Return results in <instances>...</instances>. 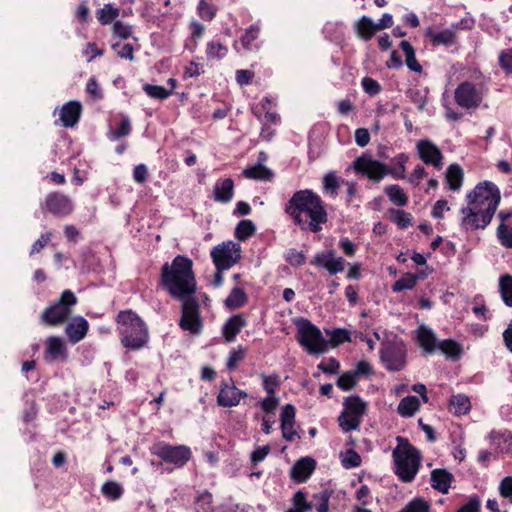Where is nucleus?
<instances>
[{
  "mask_svg": "<svg viewBox=\"0 0 512 512\" xmlns=\"http://www.w3.org/2000/svg\"><path fill=\"white\" fill-rule=\"evenodd\" d=\"M467 206L460 210V228L465 232L484 230L492 221L501 201L496 184L484 181L466 195Z\"/></svg>",
  "mask_w": 512,
  "mask_h": 512,
  "instance_id": "nucleus-1",
  "label": "nucleus"
},
{
  "mask_svg": "<svg viewBox=\"0 0 512 512\" xmlns=\"http://www.w3.org/2000/svg\"><path fill=\"white\" fill-rule=\"evenodd\" d=\"M283 209L291 222L302 232L319 233L329 219L324 200L308 188L296 190Z\"/></svg>",
  "mask_w": 512,
  "mask_h": 512,
  "instance_id": "nucleus-2",
  "label": "nucleus"
},
{
  "mask_svg": "<svg viewBox=\"0 0 512 512\" xmlns=\"http://www.w3.org/2000/svg\"><path fill=\"white\" fill-rule=\"evenodd\" d=\"M160 283L168 294L175 299H183L196 292V279L193 262L190 258L177 255L169 264L161 268Z\"/></svg>",
  "mask_w": 512,
  "mask_h": 512,
  "instance_id": "nucleus-3",
  "label": "nucleus"
},
{
  "mask_svg": "<svg viewBox=\"0 0 512 512\" xmlns=\"http://www.w3.org/2000/svg\"><path fill=\"white\" fill-rule=\"evenodd\" d=\"M115 321L119 339L124 348L139 351L148 345L149 328L135 311L122 310L117 314Z\"/></svg>",
  "mask_w": 512,
  "mask_h": 512,
  "instance_id": "nucleus-4",
  "label": "nucleus"
},
{
  "mask_svg": "<svg viewBox=\"0 0 512 512\" xmlns=\"http://www.w3.org/2000/svg\"><path fill=\"white\" fill-rule=\"evenodd\" d=\"M398 445L393 450L392 456L395 465V474L404 483L414 480L421 467V454L408 439L397 437Z\"/></svg>",
  "mask_w": 512,
  "mask_h": 512,
  "instance_id": "nucleus-5",
  "label": "nucleus"
},
{
  "mask_svg": "<svg viewBox=\"0 0 512 512\" xmlns=\"http://www.w3.org/2000/svg\"><path fill=\"white\" fill-rule=\"evenodd\" d=\"M75 294L67 289L60 298L47 306L40 315L41 323L47 326H59L65 323L72 314V307L77 304Z\"/></svg>",
  "mask_w": 512,
  "mask_h": 512,
  "instance_id": "nucleus-6",
  "label": "nucleus"
},
{
  "mask_svg": "<svg viewBox=\"0 0 512 512\" xmlns=\"http://www.w3.org/2000/svg\"><path fill=\"white\" fill-rule=\"evenodd\" d=\"M380 361L389 372H398L407 365V347L397 336L381 343L379 350Z\"/></svg>",
  "mask_w": 512,
  "mask_h": 512,
  "instance_id": "nucleus-7",
  "label": "nucleus"
},
{
  "mask_svg": "<svg viewBox=\"0 0 512 512\" xmlns=\"http://www.w3.org/2000/svg\"><path fill=\"white\" fill-rule=\"evenodd\" d=\"M297 341L310 354H322L328 350V342L320 329L307 319L297 322Z\"/></svg>",
  "mask_w": 512,
  "mask_h": 512,
  "instance_id": "nucleus-8",
  "label": "nucleus"
},
{
  "mask_svg": "<svg viewBox=\"0 0 512 512\" xmlns=\"http://www.w3.org/2000/svg\"><path fill=\"white\" fill-rule=\"evenodd\" d=\"M150 453L159 457L162 462L173 465V468L184 467L192 457L190 447L171 445L165 441H157L150 447Z\"/></svg>",
  "mask_w": 512,
  "mask_h": 512,
  "instance_id": "nucleus-9",
  "label": "nucleus"
},
{
  "mask_svg": "<svg viewBox=\"0 0 512 512\" xmlns=\"http://www.w3.org/2000/svg\"><path fill=\"white\" fill-rule=\"evenodd\" d=\"M179 300L182 301L181 317L179 320L180 328L193 335H199L204 326L199 300L194 295H189Z\"/></svg>",
  "mask_w": 512,
  "mask_h": 512,
  "instance_id": "nucleus-10",
  "label": "nucleus"
},
{
  "mask_svg": "<svg viewBox=\"0 0 512 512\" xmlns=\"http://www.w3.org/2000/svg\"><path fill=\"white\" fill-rule=\"evenodd\" d=\"M211 258L217 270H228L241 259V246L233 241L222 242L211 250Z\"/></svg>",
  "mask_w": 512,
  "mask_h": 512,
  "instance_id": "nucleus-11",
  "label": "nucleus"
},
{
  "mask_svg": "<svg viewBox=\"0 0 512 512\" xmlns=\"http://www.w3.org/2000/svg\"><path fill=\"white\" fill-rule=\"evenodd\" d=\"M40 208L44 215L50 214L57 218H65L72 214L74 204L69 196L59 191H53L45 196L40 203Z\"/></svg>",
  "mask_w": 512,
  "mask_h": 512,
  "instance_id": "nucleus-12",
  "label": "nucleus"
},
{
  "mask_svg": "<svg viewBox=\"0 0 512 512\" xmlns=\"http://www.w3.org/2000/svg\"><path fill=\"white\" fill-rule=\"evenodd\" d=\"M455 103L461 108L470 110L478 108L483 101V93L474 83L462 81L454 91Z\"/></svg>",
  "mask_w": 512,
  "mask_h": 512,
  "instance_id": "nucleus-13",
  "label": "nucleus"
},
{
  "mask_svg": "<svg viewBox=\"0 0 512 512\" xmlns=\"http://www.w3.org/2000/svg\"><path fill=\"white\" fill-rule=\"evenodd\" d=\"M353 169L357 174L364 175L374 182H380L388 175V165L367 155L357 157L353 162Z\"/></svg>",
  "mask_w": 512,
  "mask_h": 512,
  "instance_id": "nucleus-14",
  "label": "nucleus"
},
{
  "mask_svg": "<svg viewBox=\"0 0 512 512\" xmlns=\"http://www.w3.org/2000/svg\"><path fill=\"white\" fill-rule=\"evenodd\" d=\"M416 150L424 164L432 165L436 169L442 168L444 156L434 142L429 139H421L416 143Z\"/></svg>",
  "mask_w": 512,
  "mask_h": 512,
  "instance_id": "nucleus-15",
  "label": "nucleus"
},
{
  "mask_svg": "<svg viewBox=\"0 0 512 512\" xmlns=\"http://www.w3.org/2000/svg\"><path fill=\"white\" fill-rule=\"evenodd\" d=\"M310 264L325 268L330 275H336L344 270L346 260L343 257H335L334 250H327L316 253Z\"/></svg>",
  "mask_w": 512,
  "mask_h": 512,
  "instance_id": "nucleus-16",
  "label": "nucleus"
},
{
  "mask_svg": "<svg viewBox=\"0 0 512 512\" xmlns=\"http://www.w3.org/2000/svg\"><path fill=\"white\" fill-rule=\"evenodd\" d=\"M245 397H247L245 391L238 389L235 385L223 382L217 396V404L221 407H233L237 406L240 400Z\"/></svg>",
  "mask_w": 512,
  "mask_h": 512,
  "instance_id": "nucleus-17",
  "label": "nucleus"
},
{
  "mask_svg": "<svg viewBox=\"0 0 512 512\" xmlns=\"http://www.w3.org/2000/svg\"><path fill=\"white\" fill-rule=\"evenodd\" d=\"M416 343L424 355H432L438 349L439 341L431 328L420 325L416 330Z\"/></svg>",
  "mask_w": 512,
  "mask_h": 512,
  "instance_id": "nucleus-18",
  "label": "nucleus"
},
{
  "mask_svg": "<svg viewBox=\"0 0 512 512\" xmlns=\"http://www.w3.org/2000/svg\"><path fill=\"white\" fill-rule=\"evenodd\" d=\"M247 320L242 313L229 317L222 327V336L227 343L235 341L237 335L246 327Z\"/></svg>",
  "mask_w": 512,
  "mask_h": 512,
  "instance_id": "nucleus-19",
  "label": "nucleus"
},
{
  "mask_svg": "<svg viewBox=\"0 0 512 512\" xmlns=\"http://www.w3.org/2000/svg\"><path fill=\"white\" fill-rule=\"evenodd\" d=\"M316 468V461L311 457H303L296 461L291 469V478L297 483L306 482Z\"/></svg>",
  "mask_w": 512,
  "mask_h": 512,
  "instance_id": "nucleus-20",
  "label": "nucleus"
},
{
  "mask_svg": "<svg viewBox=\"0 0 512 512\" xmlns=\"http://www.w3.org/2000/svg\"><path fill=\"white\" fill-rule=\"evenodd\" d=\"M82 106L80 102L71 100L65 103L60 109V120L66 128L74 127L80 120Z\"/></svg>",
  "mask_w": 512,
  "mask_h": 512,
  "instance_id": "nucleus-21",
  "label": "nucleus"
},
{
  "mask_svg": "<svg viewBox=\"0 0 512 512\" xmlns=\"http://www.w3.org/2000/svg\"><path fill=\"white\" fill-rule=\"evenodd\" d=\"M89 329L88 321L83 317L74 318L65 328L66 335L72 344L80 342Z\"/></svg>",
  "mask_w": 512,
  "mask_h": 512,
  "instance_id": "nucleus-22",
  "label": "nucleus"
},
{
  "mask_svg": "<svg viewBox=\"0 0 512 512\" xmlns=\"http://www.w3.org/2000/svg\"><path fill=\"white\" fill-rule=\"evenodd\" d=\"M430 480L431 486L435 490L443 494H447L452 482L454 481V476L447 470L438 468L432 470Z\"/></svg>",
  "mask_w": 512,
  "mask_h": 512,
  "instance_id": "nucleus-23",
  "label": "nucleus"
},
{
  "mask_svg": "<svg viewBox=\"0 0 512 512\" xmlns=\"http://www.w3.org/2000/svg\"><path fill=\"white\" fill-rule=\"evenodd\" d=\"M234 196V181L231 178L218 180L214 185V200L220 203H228Z\"/></svg>",
  "mask_w": 512,
  "mask_h": 512,
  "instance_id": "nucleus-24",
  "label": "nucleus"
},
{
  "mask_svg": "<svg viewBox=\"0 0 512 512\" xmlns=\"http://www.w3.org/2000/svg\"><path fill=\"white\" fill-rule=\"evenodd\" d=\"M344 411L360 420L366 414L368 404L359 395H351L344 398Z\"/></svg>",
  "mask_w": 512,
  "mask_h": 512,
  "instance_id": "nucleus-25",
  "label": "nucleus"
},
{
  "mask_svg": "<svg viewBox=\"0 0 512 512\" xmlns=\"http://www.w3.org/2000/svg\"><path fill=\"white\" fill-rule=\"evenodd\" d=\"M46 359L50 360H66L67 348L60 337L51 336L47 339Z\"/></svg>",
  "mask_w": 512,
  "mask_h": 512,
  "instance_id": "nucleus-26",
  "label": "nucleus"
},
{
  "mask_svg": "<svg viewBox=\"0 0 512 512\" xmlns=\"http://www.w3.org/2000/svg\"><path fill=\"white\" fill-rule=\"evenodd\" d=\"M425 36L430 40L433 46L444 45L450 47L456 43L457 36L453 30L445 29L439 32L433 31L429 28Z\"/></svg>",
  "mask_w": 512,
  "mask_h": 512,
  "instance_id": "nucleus-27",
  "label": "nucleus"
},
{
  "mask_svg": "<svg viewBox=\"0 0 512 512\" xmlns=\"http://www.w3.org/2000/svg\"><path fill=\"white\" fill-rule=\"evenodd\" d=\"M464 172L462 167L453 163L447 167L445 174V182L451 191H459L463 185Z\"/></svg>",
  "mask_w": 512,
  "mask_h": 512,
  "instance_id": "nucleus-28",
  "label": "nucleus"
},
{
  "mask_svg": "<svg viewBox=\"0 0 512 512\" xmlns=\"http://www.w3.org/2000/svg\"><path fill=\"white\" fill-rule=\"evenodd\" d=\"M259 36L260 27L257 24H253L245 29L244 34L240 38L243 49L249 52L257 51L260 48Z\"/></svg>",
  "mask_w": 512,
  "mask_h": 512,
  "instance_id": "nucleus-29",
  "label": "nucleus"
},
{
  "mask_svg": "<svg viewBox=\"0 0 512 512\" xmlns=\"http://www.w3.org/2000/svg\"><path fill=\"white\" fill-rule=\"evenodd\" d=\"M437 350H440L446 358L453 361L459 360L463 353L462 345L453 339H444L439 341Z\"/></svg>",
  "mask_w": 512,
  "mask_h": 512,
  "instance_id": "nucleus-30",
  "label": "nucleus"
},
{
  "mask_svg": "<svg viewBox=\"0 0 512 512\" xmlns=\"http://www.w3.org/2000/svg\"><path fill=\"white\" fill-rule=\"evenodd\" d=\"M295 416H296V409H295L294 405L286 404L282 408V411L280 414V422H281L282 437L285 440L291 439L292 433L289 432V434H288L287 427L290 424H295Z\"/></svg>",
  "mask_w": 512,
  "mask_h": 512,
  "instance_id": "nucleus-31",
  "label": "nucleus"
},
{
  "mask_svg": "<svg viewBox=\"0 0 512 512\" xmlns=\"http://www.w3.org/2000/svg\"><path fill=\"white\" fill-rule=\"evenodd\" d=\"M357 35L364 41H369L376 33L375 23L371 18L362 16L355 24Z\"/></svg>",
  "mask_w": 512,
  "mask_h": 512,
  "instance_id": "nucleus-32",
  "label": "nucleus"
},
{
  "mask_svg": "<svg viewBox=\"0 0 512 512\" xmlns=\"http://www.w3.org/2000/svg\"><path fill=\"white\" fill-rule=\"evenodd\" d=\"M399 46L405 54L407 67L413 72L422 73V65L417 61L415 49L411 43L407 40H403L400 42Z\"/></svg>",
  "mask_w": 512,
  "mask_h": 512,
  "instance_id": "nucleus-33",
  "label": "nucleus"
},
{
  "mask_svg": "<svg viewBox=\"0 0 512 512\" xmlns=\"http://www.w3.org/2000/svg\"><path fill=\"white\" fill-rule=\"evenodd\" d=\"M471 409V402L465 394L453 395L449 401V410L455 415H465Z\"/></svg>",
  "mask_w": 512,
  "mask_h": 512,
  "instance_id": "nucleus-34",
  "label": "nucleus"
},
{
  "mask_svg": "<svg viewBox=\"0 0 512 512\" xmlns=\"http://www.w3.org/2000/svg\"><path fill=\"white\" fill-rule=\"evenodd\" d=\"M248 301V296L244 289L240 287H234L229 293L228 297L225 299V306L230 309H238L243 307Z\"/></svg>",
  "mask_w": 512,
  "mask_h": 512,
  "instance_id": "nucleus-35",
  "label": "nucleus"
},
{
  "mask_svg": "<svg viewBox=\"0 0 512 512\" xmlns=\"http://www.w3.org/2000/svg\"><path fill=\"white\" fill-rule=\"evenodd\" d=\"M332 494L333 490L328 488L313 494L312 500L309 501L312 503V509L315 508L318 512H329V501Z\"/></svg>",
  "mask_w": 512,
  "mask_h": 512,
  "instance_id": "nucleus-36",
  "label": "nucleus"
},
{
  "mask_svg": "<svg viewBox=\"0 0 512 512\" xmlns=\"http://www.w3.org/2000/svg\"><path fill=\"white\" fill-rule=\"evenodd\" d=\"M419 408V399L416 396H407L399 402L397 412L403 417H412Z\"/></svg>",
  "mask_w": 512,
  "mask_h": 512,
  "instance_id": "nucleus-37",
  "label": "nucleus"
},
{
  "mask_svg": "<svg viewBox=\"0 0 512 512\" xmlns=\"http://www.w3.org/2000/svg\"><path fill=\"white\" fill-rule=\"evenodd\" d=\"M408 155L405 153H399L397 154L393 159L392 162L394 164L393 167L388 166L387 173L394 177L395 179H404L405 178V171H406V163L408 162Z\"/></svg>",
  "mask_w": 512,
  "mask_h": 512,
  "instance_id": "nucleus-38",
  "label": "nucleus"
},
{
  "mask_svg": "<svg viewBox=\"0 0 512 512\" xmlns=\"http://www.w3.org/2000/svg\"><path fill=\"white\" fill-rule=\"evenodd\" d=\"M325 332L330 336V339L327 341L328 346L330 345L333 348L352 341L350 331L345 328H334L332 330L327 329Z\"/></svg>",
  "mask_w": 512,
  "mask_h": 512,
  "instance_id": "nucleus-39",
  "label": "nucleus"
},
{
  "mask_svg": "<svg viewBox=\"0 0 512 512\" xmlns=\"http://www.w3.org/2000/svg\"><path fill=\"white\" fill-rule=\"evenodd\" d=\"M385 193L388 196L389 200L399 206H406L408 203V196L404 192V190L397 184H391L385 187Z\"/></svg>",
  "mask_w": 512,
  "mask_h": 512,
  "instance_id": "nucleus-40",
  "label": "nucleus"
},
{
  "mask_svg": "<svg viewBox=\"0 0 512 512\" xmlns=\"http://www.w3.org/2000/svg\"><path fill=\"white\" fill-rule=\"evenodd\" d=\"M255 233L256 226L252 222V220L244 219L237 224L234 235L239 241L245 242L246 240L251 238Z\"/></svg>",
  "mask_w": 512,
  "mask_h": 512,
  "instance_id": "nucleus-41",
  "label": "nucleus"
},
{
  "mask_svg": "<svg viewBox=\"0 0 512 512\" xmlns=\"http://www.w3.org/2000/svg\"><path fill=\"white\" fill-rule=\"evenodd\" d=\"M499 292L504 304L512 307V275L504 274L499 278Z\"/></svg>",
  "mask_w": 512,
  "mask_h": 512,
  "instance_id": "nucleus-42",
  "label": "nucleus"
},
{
  "mask_svg": "<svg viewBox=\"0 0 512 512\" xmlns=\"http://www.w3.org/2000/svg\"><path fill=\"white\" fill-rule=\"evenodd\" d=\"M312 510V503H309L307 494L298 490L292 498V507L286 512H309Z\"/></svg>",
  "mask_w": 512,
  "mask_h": 512,
  "instance_id": "nucleus-43",
  "label": "nucleus"
},
{
  "mask_svg": "<svg viewBox=\"0 0 512 512\" xmlns=\"http://www.w3.org/2000/svg\"><path fill=\"white\" fill-rule=\"evenodd\" d=\"M228 54V47L220 41L212 40L206 45V56L208 59L222 60Z\"/></svg>",
  "mask_w": 512,
  "mask_h": 512,
  "instance_id": "nucleus-44",
  "label": "nucleus"
},
{
  "mask_svg": "<svg viewBox=\"0 0 512 512\" xmlns=\"http://www.w3.org/2000/svg\"><path fill=\"white\" fill-rule=\"evenodd\" d=\"M243 174L246 178L256 180H270L273 177L272 171L261 164L246 168Z\"/></svg>",
  "mask_w": 512,
  "mask_h": 512,
  "instance_id": "nucleus-45",
  "label": "nucleus"
},
{
  "mask_svg": "<svg viewBox=\"0 0 512 512\" xmlns=\"http://www.w3.org/2000/svg\"><path fill=\"white\" fill-rule=\"evenodd\" d=\"M418 280L419 277H417L415 274L407 272L393 283L391 287L392 291L397 293L406 289H413L416 286Z\"/></svg>",
  "mask_w": 512,
  "mask_h": 512,
  "instance_id": "nucleus-46",
  "label": "nucleus"
},
{
  "mask_svg": "<svg viewBox=\"0 0 512 512\" xmlns=\"http://www.w3.org/2000/svg\"><path fill=\"white\" fill-rule=\"evenodd\" d=\"M101 492L106 498L116 501L122 497L124 489L118 482L109 480L102 485Z\"/></svg>",
  "mask_w": 512,
  "mask_h": 512,
  "instance_id": "nucleus-47",
  "label": "nucleus"
},
{
  "mask_svg": "<svg viewBox=\"0 0 512 512\" xmlns=\"http://www.w3.org/2000/svg\"><path fill=\"white\" fill-rule=\"evenodd\" d=\"M246 348H244L242 345H238L236 348H233L229 352V356L226 363V368L228 371H235L240 362H242L246 356Z\"/></svg>",
  "mask_w": 512,
  "mask_h": 512,
  "instance_id": "nucleus-48",
  "label": "nucleus"
},
{
  "mask_svg": "<svg viewBox=\"0 0 512 512\" xmlns=\"http://www.w3.org/2000/svg\"><path fill=\"white\" fill-rule=\"evenodd\" d=\"M96 16L100 24L108 25L119 16V9L114 8L111 4H105L103 8L97 11Z\"/></svg>",
  "mask_w": 512,
  "mask_h": 512,
  "instance_id": "nucleus-49",
  "label": "nucleus"
},
{
  "mask_svg": "<svg viewBox=\"0 0 512 512\" xmlns=\"http://www.w3.org/2000/svg\"><path fill=\"white\" fill-rule=\"evenodd\" d=\"M213 496L209 491H204L199 494L195 499V512H213L214 508L212 505Z\"/></svg>",
  "mask_w": 512,
  "mask_h": 512,
  "instance_id": "nucleus-50",
  "label": "nucleus"
},
{
  "mask_svg": "<svg viewBox=\"0 0 512 512\" xmlns=\"http://www.w3.org/2000/svg\"><path fill=\"white\" fill-rule=\"evenodd\" d=\"M323 191L331 196L335 197L338 195V189L340 187L339 179L334 171H330L323 177Z\"/></svg>",
  "mask_w": 512,
  "mask_h": 512,
  "instance_id": "nucleus-51",
  "label": "nucleus"
},
{
  "mask_svg": "<svg viewBox=\"0 0 512 512\" xmlns=\"http://www.w3.org/2000/svg\"><path fill=\"white\" fill-rule=\"evenodd\" d=\"M339 426L343 429L345 432H350L353 430H357L360 427L361 420L351 416L346 411H342V413L338 417Z\"/></svg>",
  "mask_w": 512,
  "mask_h": 512,
  "instance_id": "nucleus-52",
  "label": "nucleus"
},
{
  "mask_svg": "<svg viewBox=\"0 0 512 512\" xmlns=\"http://www.w3.org/2000/svg\"><path fill=\"white\" fill-rule=\"evenodd\" d=\"M143 91L150 98L159 99V100L167 99L172 94V90H168L163 86L153 85V84H144Z\"/></svg>",
  "mask_w": 512,
  "mask_h": 512,
  "instance_id": "nucleus-53",
  "label": "nucleus"
},
{
  "mask_svg": "<svg viewBox=\"0 0 512 512\" xmlns=\"http://www.w3.org/2000/svg\"><path fill=\"white\" fill-rule=\"evenodd\" d=\"M357 383L358 378L351 370L341 374L337 379L336 385L342 391H350L357 385Z\"/></svg>",
  "mask_w": 512,
  "mask_h": 512,
  "instance_id": "nucleus-54",
  "label": "nucleus"
},
{
  "mask_svg": "<svg viewBox=\"0 0 512 512\" xmlns=\"http://www.w3.org/2000/svg\"><path fill=\"white\" fill-rule=\"evenodd\" d=\"M131 122L127 116H122L121 121L117 125V128L114 130H110V138L113 140L120 139L122 137L128 136L131 133Z\"/></svg>",
  "mask_w": 512,
  "mask_h": 512,
  "instance_id": "nucleus-55",
  "label": "nucleus"
},
{
  "mask_svg": "<svg viewBox=\"0 0 512 512\" xmlns=\"http://www.w3.org/2000/svg\"><path fill=\"white\" fill-rule=\"evenodd\" d=\"M85 91L92 100L99 101L104 98L103 90L94 76L88 79Z\"/></svg>",
  "mask_w": 512,
  "mask_h": 512,
  "instance_id": "nucleus-56",
  "label": "nucleus"
},
{
  "mask_svg": "<svg viewBox=\"0 0 512 512\" xmlns=\"http://www.w3.org/2000/svg\"><path fill=\"white\" fill-rule=\"evenodd\" d=\"M497 237L502 246L512 248V228L506 223H500L497 227Z\"/></svg>",
  "mask_w": 512,
  "mask_h": 512,
  "instance_id": "nucleus-57",
  "label": "nucleus"
},
{
  "mask_svg": "<svg viewBox=\"0 0 512 512\" xmlns=\"http://www.w3.org/2000/svg\"><path fill=\"white\" fill-rule=\"evenodd\" d=\"M198 14L204 21H212L216 16V8L206 0H200L197 6Z\"/></svg>",
  "mask_w": 512,
  "mask_h": 512,
  "instance_id": "nucleus-58",
  "label": "nucleus"
},
{
  "mask_svg": "<svg viewBox=\"0 0 512 512\" xmlns=\"http://www.w3.org/2000/svg\"><path fill=\"white\" fill-rule=\"evenodd\" d=\"M430 505L423 498H414L400 512H429Z\"/></svg>",
  "mask_w": 512,
  "mask_h": 512,
  "instance_id": "nucleus-59",
  "label": "nucleus"
},
{
  "mask_svg": "<svg viewBox=\"0 0 512 512\" xmlns=\"http://www.w3.org/2000/svg\"><path fill=\"white\" fill-rule=\"evenodd\" d=\"M498 63L506 74H512V47L500 51Z\"/></svg>",
  "mask_w": 512,
  "mask_h": 512,
  "instance_id": "nucleus-60",
  "label": "nucleus"
},
{
  "mask_svg": "<svg viewBox=\"0 0 512 512\" xmlns=\"http://www.w3.org/2000/svg\"><path fill=\"white\" fill-rule=\"evenodd\" d=\"M391 212L395 214L393 221L398 225L399 228L404 229L412 225L413 217L411 213L400 209H391Z\"/></svg>",
  "mask_w": 512,
  "mask_h": 512,
  "instance_id": "nucleus-61",
  "label": "nucleus"
},
{
  "mask_svg": "<svg viewBox=\"0 0 512 512\" xmlns=\"http://www.w3.org/2000/svg\"><path fill=\"white\" fill-rule=\"evenodd\" d=\"M285 260L293 267H299L305 264L306 256L303 251H297L294 248L287 250Z\"/></svg>",
  "mask_w": 512,
  "mask_h": 512,
  "instance_id": "nucleus-62",
  "label": "nucleus"
},
{
  "mask_svg": "<svg viewBox=\"0 0 512 512\" xmlns=\"http://www.w3.org/2000/svg\"><path fill=\"white\" fill-rule=\"evenodd\" d=\"M361 85L363 90L370 96H376L382 91L380 83L371 77H364Z\"/></svg>",
  "mask_w": 512,
  "mask_h": 512,
  "instance_id": "nucleus-63",
  "label": "nucleus"
},
{
  "mask_svg": "<svg viewBox=\"0 0 512 512\" xmlns=\"http://www.w3.org/2000/svg\"><path fill=\"white\" fill-rule=\"evenodd\" d=\"M499 494L512 504V477H504L499 484Z\"/></svg>",
  "mask_w": 512,
  "mask_h": 512,
  "instance_id": "nucleus-64",
  "label": "nucleus"
}]
</instances>
